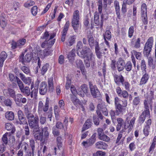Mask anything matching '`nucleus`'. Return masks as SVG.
Instances as JSON below:
<instances>
[{
  "mask_svg": "<svg viewBox=\"0 0 156 156\" xmlns=\"http://www.w3.org/2000/svg\"><path fill=\"white\" fill-rule=\"evenodd\" d=\"M28 125L30 128L33 129L34 132H38L39 130V119L37 116H34L31 113L27 115Z\"/></svg>",
  "mask_w": 156,
  "mask_h": 156,
  "instance_id": "nucleus-1",
  "label": "nucleus"
},
{
  "mask_svg": "<svg viewBox=\"0 0 156 156\" xmlns=\"http://www.w3.org/2000/svg\"><path fill=\"white\" fill-rule=\"evenodd\" d=\"M80 19L79 11L77 10H76L73 13L72 26L75 32L76 33L77 32L79 27Z\"/></svg>",
  "mask_w": 156,
  "mask_h": 156,
  "instance_id": "nucleus-2",
  "label": "nucleus"
},
{
  "mask_svg": "<svg viewBox=\"0 0 156 156\" xmlns=\"http://www.w3.org/2000/svg\"><path fill=\"white\" fill-rule=\"evenodd\" d=\"M153 38L152 37H150L147 40L145 44L144 49V54L146 57H148L151 50L153 42Z\"/></svg>",
  "mask_w": 156,
  "mask_h": 156,
  "instance_id": "nucleus-3",
  "label": "nucleus"
},
{
  "mask_svg": "<svg viewBox=\"0 0 156 156\" xmlns=\"http://www.w3.org/2000/svg\"><path fill=\"white\" fill-rule=\"evenodd\" d=\"M145 108L139 117V122L140 123H143L146 117L148 118L150 117L149 110L148 105H145Z\"/></svg>",
  "mask_w": 156,
  "mask_h": 156,
  "instance_id": "nucleus-4",
  "label": "nucleus"
},
{
  "mask_svg": "<svg viewBox=\"0 0 156 156\" xmlns=\"http://www.w3.org/2000/svg\"><path fill=\"white\" fill-rule=\"evenodd\" d=\"M49 101L48 98L46 100L45 104L44 105L42 101H40L39 102L38 107V112L39 114H40L43 111L44 112H46L49 108Z\"/></svg>",
  "mask_w": 156,
  "mask_h": 156,
  "instance_id": "nucleus-5",
  "label": "nucleus"
},
{
  "mask_svg": "<svg viewBox=\"0 0 156 156\" xmlns=\"http://www.w3.org/2000/svg\"><path fill=\"white\" fill-rule=\"evenodd\" d=\"M147 5L145 3H143L141 6V15L142 20L144 24L147 23Z\"/></svg>",
  "mask_w": 156,
  "mask_h": 156,
  "instance_id": "nucleus-6",
  "label": "nucleus"
},
{
  "mask_svg": "<svg viewBox=\"0 0 156 156\" xmlns=\"http://www.w3.org/2000/svg\"><path fill=\"white\" fill-rule=\"evenodd\" d=\"M118 124L116 126V130L119 131L121 128L127 129L128 128V122H125L121 118H118L117 119Z\"/></svg>",
  "mask_w": 156,
  "mask_h": 156,
  "instance_id": "nucleus-7",
  "label": "nucleus"
},
{
  "mask_svg": "<svg viewBox=\"0 0 156 156\" xmlns=\"http://www.w3.org/2000/svg\"><path fill=\"white\" fill-rule=\"evenodd\" d=\"M89 85L91 95L94 98L100 96V92L95 85H94L91 82H89Z\"/></svg>",
  "mask_w": 156,
  "mask_h": 156,
  "instance_id": "nucleus-8",
  "label": "nucleus"
},
{
  "mask_svg": "<svg viewBox=\"0 0 156 156\" xmlns=\"http://www.w3.org/2000/svg\"><path fill=\"white\" fill-rule=\"evenodd\" d=\"M125 64V61L123 58L121 57L119 58L116 63V66L119 72L122 71L124 69Z\"/></svg>",
  "mask_w": 156,
  "mask_h": 156,
  "instance_id": "nucleus-9",
  "label": "nucleus"
},
{
  "mask_svg": "<svg viewBox=\"0 0 156 156\" xmlns=\"http://www.w3.org/2000/svg\"><path fill=\"white\" fill-rule=\"evenodd\" d=\"M101 111L103 114L105 116L108 114V111L106 108V106L105 102H102L98 104L97 105V110Z\"/></svg>",
  "mask_w": 156,
  "mask_h": 156,
  "instance_id": "nucleus-10",
  "label": "nucleus"
},
{
  "mask_svg": "<svg viewBox=\"0 0 156 156\" xmlns=\"http://www.w3.org/2000/svg\"><path fill=\"white\" fill-rule=\"evenodd\" d=\"M18 116L19 120L18 122L20 125L27 124V122L22 111L20 110L18 112Z\"/></svg>",
  "mask_w": 156,
  "mask_h": 156,
  "instance_id": "nucleus-11",
  "label": "nucleus"
},
{
  "mask_svg": "<svg viewBox=\"0 0 156 156\" xmlns=\"http://www.w3.org/2000/svg\"><path fill=\"white\" fill-rule=\"evenodd\" d=\"M103 15L102 14L101 15V21L100 22L99 19V16L98 13L95 12L94 13V22L95 24L97 25L98 26L100 24V25L101 28H102L103 23Z\"/></svg>",
  "mask_w": 156,
  "mask_h": 156,
  "instance_id": "nucleus-12",
  "label": "nucleus"
},
{
  "mask_svg": "<svg viewBox=\"0 0 156 156\" xmlns=\"http://www.w3.org/2000/svg\"><path fill=\"white\" fill-rule=\"evenodd\" d=\"M96 133H94L91 136V137L86 141H83L82 144L83 146H85L86 144L87 146H91L93 145L95 142L96 138Z\"/></svg>",
  "mask_w": 156,
  "mask_h": 156,
  "instance_id": "nucleus-13",
  "label": "nucleus"
},
{
  "mask_svg": "<svg viewBox=\"0 0 156 156\" xmlns=\"http://www.w3.org/2000/svg\"><path fill=\"white\" fill-rule=\"evenodd\" d=\"M90 50L89 48L87 47L84 49H82L81 51H78L77 54L80 57L85 58Z\"/></svg>",
  "mask_w": 156,
  "mask_h": 156,
  "instance_id": "nucleus-14",
  "label": "nucleus"
},
{
  "mask_svg": "<svg viewBox=\"0 0 156 156\" xmlns=\"http://www.w3.org/2000/svg\"><path fill=\"white\" fill-rule=\"evenodd\" d=\"M3 92L5 96L10 97L13 99L16 96L15 90L10 88H9L7 90H4Z\"/></svg>",
  "mask_w": 156,
  "mask_h": 156,
  "instance_id": "nucleus-15",
  "label": "nucleus"
},
{
  "mask_svg": "<svg viewBox=\"0 0 156 156\" xmlns=\"http://www.w3.org/2000/svg\"><path fill=\"white\" fill-rule=\"evenodd\" d=\"M24 55L23 54H22L19 57V61L22 63L25 62H30L32 59L31 55L30 53H27L24 57Z\"/></svg>",
  "mask_w": 156,
  "mask_h": 156,
  "instance_id": "nucleus-16",
  "label": "nucleus"
},
{
  "mask_svg": "<svg viewBox=\"0 0 156 156\" xmlns=\"http://www.w3.org/2000/svg\"><path fill=\"white\" fill-rule=\"evenodd\" d=\"M39 93L41 95H44L48 90L47 84L45 82H42L40 84L39 86Z\"/></svg>",
  "mask_w": 156,
  "mask_h": 156,
  "instance_id": "nucleus-17",
  "label": "nucleus"
},
{
  "mask_svg": "<svg viewBox=\"0 0 156 156\" xmlns=\"http://www.w3.org/2000/svg\"><path fill=\"white\" fill-rule=\"evenodd\" d=\"M89 44L91 48H93L94 45L96 46L97 43L99 44L98 42L97 41H94V38L91 34H90L87 35Z\"/></svg>",
  "mask_w": 156,
  "mask_h": 156,
  "instance_id": "nucleus-18",
  "label": "nucleus"
},
{
  "mask_svg": "<svg viewBox=\"0 0 156 156\" xmlns=\"http://www.w3.org/2000/svg\"><path fill=\"white\" fill-rule=\"evenodd\" d=\"M76 39V36L75 35L69 37H67L66 41L67 45L69 46H72L75 43Z\"/></svg>",
  "mask_w": 156,
  "mask_h": 156,
  "instance_id": "nucleus-19",
  "label": "nucleus"
},
{
  "mask_svg": "<svg viewBox=\"0 0 156 156\" xmlns=\"http://www.w3.org/2000/svg\"><path fill=\"white\" fill-rule=\"evenodd\" d=\"M151 120L149 119L146 122V125L143 129V132L144 135L147 136L149 134V130L150 129V126L151 125Z\"/></svg>",
  "mask_w": 156,
  "mask_h": 156,
  "instance_id": "nucleus-20",
  "label": "nucleus"
},
{
  "mask_svg": "<svg viewBox=\"0 0 156 156\" xmlns=\"http://www.w3.org/2000/svg\"><path fill=\"white\" fill-rule=\"evenodd\" d=\"M149 77V76L148 74L147 73H145L141 78L139 85H142L145 84L147 82Z\"/></svg>",
  "mask_w": 156,
  "mask_h": 156,
  "instance_id": "nucleus-21",
  "label": "nucleus"
},
{
  "mask_svg": "<svg viewBox=\"0 0 156 156\" xmlns=\"http://www.w3.org/2000/svg\"><path fill=\"white\" fill-rule=\"evenodd\" d=\"M95 145L96 147L99 149H106L108 146L106 143L101 141L97 142Z\"/></svg>",
  "mask_w": 156,
  "mask_h": 156,
  "instance_id": "nucleus-22",
  "label": "nucleus"
},
{
  "mask_svg": "<svg viewBox=\"0 0 156 156\" xmlns=\"http://www.w3.org/2000/svg\"><path fill=\"white\" fill-rule=\"evenodd\" d=\"M85 58L87 59L89 61H90V63H93L95 62V55L91 50H90L88 54H87Z\"/></svg>",
  "mask_w": 156,
  "mask_h": 156,
  "instance_id": "nucleus-23",
  "label": "nucleus"
},
{
  "mask_svg": "<svg viewBox=\"0 0 156 156\" xmlns=\"http://www.w3.org/2000/svg\"><path fill=\"white\" fill-rule=\"evenodd\" d=\"M75 50L73 49L69 52L68 55V58L71 62H73L74 60V58L75 56Z\"/></svg>",
  "mask_w": 156,
  "mask_h": 156,
  "instance_id": "nucleus-24",
  "label": "nucleus"
},
{
  "mask_svg": "<svg viewBox=\"0 0 156 156\" xmlns=\"http://www.w3.org/2000/svg\"><path fill=\"white\" fill-rule=\"evenodd\" d=\"M114 4L117 17L118 19H120V8L119 2L117 1H115L114 2Z\"/></svg>",
  "mask_w": 156,
  "mask_h": 156,
  "instance_id": "nucleus-25",
  "label": "nucleus"
},
{
  "mask_svg": "<svg viewBox=\"0 0 156 156\" xmlns=\"http://www.w3.org/2000/svg\"><path fill=\"white\" fill-rule=\"evenodd\" d=\"M92 124V122L90 119H87L83 126L82 131V132L84 131L89 128L91 127Z\"/></svg>",
  "mask_w": 156,
  "mask_h": 156,
  "instance_id": "nucleus-26",
  "label": "nucleus"
},
{
  "mask_svg": "<svg viewBox=\"0 0 156 156\" xmlns=\"http://www.w3.org/2000/svg\"><path fill=\"white\" fill-rule=\"evenodd\" d=\"M100 48L99 44L97 43L96 46L95 47V51L96 55L97 58L99 59L102 58V53L100 51Z\"/></svg>",
  "mask_w": 156,
  "mask_h": 156,
  "instance_id": "nucleus-27",
  "label": "nucleus"
},
{
  "mask_svg": "<svg viewBox=\"0 0 156 156\" xmlns=\"http://www.w3.org/2000/svg\"><path fill=\"white\" fill-rule=\"evenodd\" d=\"M29 146L31 149L32 156H34L35 148V142L33 139H31L29 140Z\"/></svg>",
  "mask_w": 156,
  "mask_h": 156,
  "instance_id": "nucleus-28",
  "label": "nucleus"
},
{
  "mask_svg": "<svg viewBox=\"0 0 156 156\" xmlns=\"http://www.w3.org/2000/svg\"><path fill=\"white\" fill-rule=\"evenodd\" d=\"M120 82L122 83L123 85H124L125 88L126 90H128L129 89L130 84L129 82L127 81L124 82V80L123 77L121 75L120 77Z\"/></svg>",
  "mask_w": 156,
  "mask_h": 156,
  "instance_id": "nucleus-29",
  "label": "nucleus"
},
{
  "mask_svg": "<svg viewBox=\"0 0 156 156\" xmlns=\"http://www.w3.org/2000/svg\"><path fill=\"white\" fill-rule=\"evenodd\" d=\"M38 86H35L33 90L30 92V97L31 98H36L38 93Z\"/></svg>",
  "mask_w": 156,
  "mask_h": 156,
  "instance_id": "nucleus-30",
  "label": "nucleus"
},
{
  "mask_svg": "<svg viewBox=\"0 0 156 156\" xmlns=\"http://www.w3.org/2000/svg\"><path fill=\"white\" fill-rule=\"evenodd\" d=\"M6 118L9 120H12L14 119V113L12 111H8L5 113Z\"/></svg>",
  "mask_w": 156,
  "mask_h": 156,
  "instance_id": "nucleus-31",
  "label": "nucleus"
},
{
  "mask_svg": "<svg viewBox=\"0 0 156 156\" xmlns=\"http://www.w3.org/2000/svg\"><path fill=\"white\" fill-rule=\"evenodd\" d=\"M43 132H40L39 134H35L34 135L35 140H40L41 142H44V139H43Z\"/></svg>",
  "mask_w": 156,
  "mask_h": 156,
  "instance_id": "nucleus-32",
  "label": "nucleus"
},
{
  "mask_svg": "<svg viewBox=\"0 0 156 156\" xmlns=\"http://www.w3.org/2000/svg\"><path fill=\"white\" fill-rule=\"evenodd\" d=\"M148 64L149 66L151 67L152 69H154L155 68V63L154 62L153 59L152 57H149L147 58Z\"/></svg>",
  "mask_w": 156,
  "mask_h": 156,
  "instance_id": "nucleus-33",
  "label": "nucleus"
},
{
  "mask_svg": "<svg viewBox=\"0 0 156 156\" xmlns=\"http://www.w3.org/2000/svg\"><path fill=\"white\" fill-rule=\"evenodd\" d=\"M49 67V64L46 63L44 64L42 66L41 70V73L42 75H44L47 71Z\"/></svg>",
  "mask_w": 156,
  "mask_h": 156,
  "instance_id": "nucleus-34",
  "label": "nucleus"
},
{
  "mask_svg": "<svg viewBox=\"0 0 156 156\" xmlns=\"http://www.w3.org/2000/svg\"><path fill=\"white\" fill-rule=\"evenodd\" d=\"M16 80L20 91L24 88V84L21 80L17 76H16Z\"/></svg>",
  "mask_w": 156,
  "mask_h": 156,
  "instance_id": "nucleus-35",
  "label": "nucleus"
},
{
  "mask_svg": "<svg viewBox=\"0 0 156 156\" xmlns=\"http://www.w3.org/2000/svg\"><path fill=\"white\" fill-rule=\"evenodd\" d=\"M125 66L124 67V69H125L127 71H130L132 69V66L131 62L130 61H128L126 63H125Z\"/></svg>",
  "mask_w": 156,
  "mask_h": 156,
  "instance_id": "nucleus-36",
  "label": "nucleus"
},
{
  "mask_svg": "<svg viewBox=\"0 0 156 156\" xmlns=\"http://www.w3.org/2000/svg\"><path fill=\"white\" fill-rule=\"evenodd\" d=\"M115 108L117 115H118L120 113L122 112L123 107L121 104L115 105Z\"/></svg>",
  "mask_w": 156,
  "mask_h": 156,
  "instance_id": "nucleus-37",
  "label": "nucleus"
},
{
  "mask_svg": "<svg viewBox=\"0 0 156 156\" xmlns=\"http://www.w3.org/2000/svg\"><path fill=\"white\" fill-rule=\"evenodd\" d=\"M21 91L27 96L30 95V88L28 87H24L21 90Z\"/></svg>",
  "mask_w": 156,
  "mask_h": 156,
  "instance_id": "nucleus-38",
  "label": "nucleus"
},
{
  "mask_svg": "<svg viewBox=\"0 0 156 156\" xmlns=\"http://www.w3.org/2000/svg\"><path fill=\"white\" fill-rule=\"evenodd\" d=\"M54 114L55 115L56 119H58L60 112V109L57 105H55L54 107Z\"/></svg>",
  "mask_w": 156,
  "mask_h": 156,
  "instance_id": "nucleus-39",
  "label": "nucleus"
},
{
  "mask_svg": "<svg viewBox=\"0 0 156 156\" xmlns=\"http://www.w3.org/2000/svg\"><path fill=\"white\" fill-rule=\"evenodd\" d=\"M5 128L8 130H12L11 133H13L15 131V129L13 128V126L12 125L9 123H5Z\"/></svg>",
  "mask_w": 156,
  "mask_h": 156,
  "instance_id": "nucleus-40",
  "label": "nucleus"
},
{
  "mask_svg": "<svg viewBox=\"0 0 156 156\" xmlns=\"http://www.w3.org/2000/svg\"><path fill=\"white\" fill-rule=\"evenodd\" d=\"M104 39H107L108 40H110L111 38V32L109 30H106L105 34H103Z\"/></svg>",
  "mask_w": 156,
  "mask_h": 156,
  "instance_id": "nucleus-41",
  "label": "nucleus"
},
{
  "mask_svg": "<svg viewBox=\"0 0 156 156\" xmlns=\"http://www.w3.org/2000/svg\"><path fill=\"white\" fill-rule=\"evenodd\" d=\"M140 65L141 69V70H143V72L146 73L147 67L146 62L144 60H141Z\"/></svg>",
  "mask_w": 156,
  "mask_h": 156,
  "instance_id": "nucleus-42",
  "label": "nucleus"
},
{
  "mask_svg": "<svg viewBox=\"0 0 156 156\" xmlns=\"http://www.w3.org/2000/svg\"><path fill=\"white\" fill-rule=\"evenodd\" d=\"M48 88L49 90H52L53 89V79L52 77H50L48 80Z\"/></svg>",
  "mask_w": 156,
  "mask_h": 156,
  "instance_id": "nucleus-43",
  "label": "nucleus"
},
{
  "mask_svg": "<svg viewBox=\"0 0 156 156\" xmlns=\"http://www.w3.org/2000/svg\"><path fill=\"white\" fill-rule=\"evenodd\" d=\"M26 41L25 39H22L16 42L17 47L19 48H20L21 46L25 44Z\"/></svg>",
  "mask_w": 156,
  "mask_h": 156,
  "instance_id": "nucleus-44",
  "label": "nucleus"
},
{
  "mask_svg": "<svg viewBox=\"0 0 156 156\" xmlns=\"http://www.w3.org/2000/svg\"><path fill=\"white\" fill-rule=\"evenodd\" d=\"M22 97L23 96L21 94H17L16 95V96L14 98V100L16 102H20Z\"/></svg>",
  "mask_w": 156,
  "mask_h": 156,
  "instance_id": "nucleus-45",
  "label": "nucleus"
},
{
  "mask_svg": "<svg viewBox=\"0 0 156 156\" xmlns=\"http://www.w3.org/2000/svg\"><path fill=\"white\" fill-rule=\"evenodd\" d=\"M134 27L133 26H130L128 30V37L129 38H131L133 36L134 33Z\"/></svg>",
  "mask_w": 156,
  "mask_h": 156,
  "instance_id": "nucleus-46",
  "label": "nucleus"
},
{
  "mask_svg": "<svg viewBox=\"0 0 156 156\" xmlns=\"http://www.w3.org/2000/svg\"><path fill=\"white\" fill-rule=\"evenodd\" d=\"M140 38H138L135 41L134 45L133 47L136 48H138L140 47Z\"/></svg>",
  "mask_w": 156,
  "mask_h": 156,
  "instance_id": "nucleus-47",
  "label": "nucleus"
},
{
  "mask_svg": "<svg viewBox=\"0 0 156 156\" xmlns=\"http://www.w3.org/2000/svg\"><path fill=\"white\" fill-rule=\"evenodd\" d=\"M21 69L25 74H28L30 73V70L26 66H23L21 67Z\"/></svg>",
  "mask_w": 156,
  "mask_h": 156,
  "instance_id": "nucleus-48",
  "label": "nucleus"
},
{
  "mask_svg": "<svg viewBox=\"0 0 156 156\" xmlns=\"http://www.w3.org/2000/svg\"><path fill=\"white\" fill-rule=\"evenodd\" d=\"M26 125L23 127L24 128L25 134V135L28 136L30 135V133L28 125V123L27 122V124Z\"/></svg>",
  "mask_w": 156,
  "mask_h": 156,
  "instance_id": "nucleus-49",
  "label": "nucleus"
},
{
  "mask_svg": "<svg viewBox=\"0 0 156 156\" xmlns=\"http://www.w3.org/2000/svg\"><path fill=\"white\" fill-rule=\"evenodd\" d=\"M7 53L5 51H2L0 54V59L4 61L7 58Z\"/></svg>",
  "mask_w": 156,
  "mask_h": 156,
  "instance_id": "nucleus-50",
  "label": "nucleus"
},
{
  "mask_svg": "<svg viewBox=\"0 0 156 156\" xmlns=\"http://www.w3.org/2000/svg\"><path fill=\"white\" fill-rule=\"evenodd\" d=\"M99 138L100 140L106 142H108L110 140L109 138L104 134L99 137Z\"/></svg>",
  "mask_w": 156,
  "mask_h": 156,
  "instance_id": "nucleus-51",
  "label": "nucleus"
},
{
  "mask_svg": "<svg viewBox=\"0 0 156 156\" xmlns=\"http://www.w3.org/2000/svg\"><path fill=\"white\" fill-rule=\"evenodd\" d=\"M119 96L123 97L125 98H127L129 96V94L126 91L124 90L122 91V92Z\"/></svg>",
  "mask_w": 156,
  "mask_h": 156,
  "instance_id": "nucleus-52",
  "label": "nucleus"
},
{
  "mask_svg": "<svg viewBox=\"0 0 156 156\" xmlns=\"http://www.w3.org/2000/svg\"><path fill=\"white\" fill-rule=\"evenodd\" d=\"M98 10L99 13L101 14L102 9V4L101 0H98Z\"/></svg>",
  "mask_w": 156,
  "mask_h": 156,
  "instance_id": "nucleus-53",
  "label": "nucleus"
},
{
  "mask_svg": "<svg viewBox=\"0 0 156 156\" xmlns=\"http://www.w3.org/2000/svg\"><path fill=\"white\" fill-rule=\"evenodd\" d=\"M93 122L96 126H98L99 124L100 121L99 119L96 115H93Z\"/></svg>",
  "mask_w": 156,
  "mask_h": 156,
  "instance_id": "nucleus-54",
  "label": "nucleus"
},
{
  "mask_svg": "<svg viewBox=\"0 0 156 156\" xmlns=\"http://www.w3.org/2000/svg\"><path fill=\"white\" fill-rule=\"evenodd\" d=\"M81 88L84 93H87L88 92V88L87 85L85 84H83L81 86Z\"/></svg>",
  "mask_w": 156,
  "mask_h": 156,
  "instance_id": "nucleus-55",
  "label": "nucleus"
},
{
  "mask_svg": "<svg viewBox=\"0 0 156 156\" xmlns=\"http://www.w3.org/2000/svg\"><path fill=\"white\" fill-rule=\"evenodd\" d=\"M117 75L115 74L114 76V79L115 83L118 85L119 84L120 81V77Z\"/></svg>",
  "mask_w": 156,
  "mask_h": 156,
  "instance_id": "nucleus-56",
  "label": "nucleus"
},
{
  "mask_svg": "<svg viewBox=\"0 0 156 156\" xmlns=\"http://www.w3.org/2000/svg\"><path fill=\"white\" fill-rule=\"evenodd\" d=\"M8 134V133H5L3 135L2 138V140L3 143L5 145H6L8 143V138H7V136Z\"/></svg>",
  "mask_w": 156,
  "mask_h": 156,
  "instance_id": "nucleus-57",
  "label": "nucleus"
},
{
  "mask_svg": "<svg viewBox=\"0 0 156 156\" xmlns=\"http://www.w3.org/2000/svg\"><path fill=\"white\" fill-rule=\"evenodd\" d=\"M134 54L135 55L136 58L140 60L141 57L142 55L140 52H137L136 51H133Z\"/></svg>",
  "mask_w": 156,
  "mask_h": 156,
  "instance_id": "nucleus-58",
  "label": "nucleus"
},
{
  "mask_svg": "<svg viewBox=\"0 0 156 156\" xmlns=\"http://www.w3.org/2000/svg\"><path fill=\"white\" fill-rule=\"evenodd\" d=\"M32 81L30 77H26L25 79H24L23 81V82L28 85H30Z\"/></svg>",
  "mask_w": 156,
  "mask_h": 156,
  "instance_id": "nucleus-59",
  "label": "nucleus"
},
{
  "mask_svg": "<svg viewBox=\"0 0 156 156\" xmlns=\"http://www.w3.org/2000/svg\"><path fill=\"white\" fill-rule=\"evenodd\" d=\"M4 103L7 106L11 107L12 105V102L9 99H5Z\"/></svg>",
  "mask_w": 156,
  "mask_h": 156,
  "instance_id": "nucleus-60",
  "label": "nucleus"
},
{
  "mask_svg": "<svg viewBox=\"0 0 156 156\" xmlns=\"http://www.w3.org/2000/svg\"><path fill=\"white\" fill-rule=\"evenodd\" d=\"M37 11V7L36 6H33L31 9V12L33 16L36 15Z\"/></svg>",
  "mask_w": 156,
  "mask_h": 156,
  "instance_id": "nucleus-61",
  "label": "nucleus"
},
{
  "mask_svg": "<svg viewBox=\"0 0 156 156\" xmlns=\"http://www.w3.org/2000/svg\"><path fill=\"white\" fill-rule=\"evenodd\" d=\"M45 54H46V56H47L49 55H51L52 50L50 48L48 47V48L44 50Z\"/></svg>",
  "mask_w": 156,
  "mask_h": 156,
  "instance_id": "nucleus-62",
  "label": "nucleus"
},
{
  "mask_svg": "<svg viewBox=\"0 0 156 156\" xmlns=\"http://www.w3.org/2000/svg\"><path fill=\"white\" fill-rule=\"evenodd\" d=\"M52 132L54 136H58L60 134L58 129L55 127L53 128Z\"/></svg>",
  "mask_w": 156,
  "mask_h": 156,
  "instance_id": "nucleus-63",
  "label": "nucleus"
},
{
  "mask_svg": "<svg viewBox=\"0 0 156 156\" xmlns=\"http://www.w3.org/2000/svg\"><path fill=\"white\" fill-rule=\"evenodd\" d=\"M34 4V2L33 1H30L27 2L24 4V6L26 7L32 6Z\"/></svg>",
  "mask_w": 156,
  "mask_h": 156,
  "instance_id": "nucleus-64",
  "label": "nucleus"
}]
</instances>
